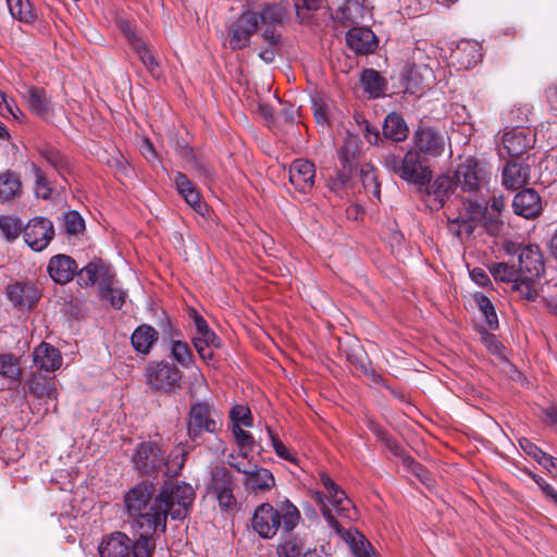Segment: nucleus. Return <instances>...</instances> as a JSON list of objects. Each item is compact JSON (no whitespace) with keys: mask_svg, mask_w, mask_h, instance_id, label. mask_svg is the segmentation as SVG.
<instances>
[{"mask_svg":"<svg viewBox=\"0 0 557 557\" xmlns=\"http://www.w3.org/2000/svg\"><path fill=\"white\" fill-rule=\"evenodd\" d=\"M321 482L327 491V496L320 492L313 494V499L320 506L322 517L327 525L332 528L341 537L349 544L356 557H379L371 544L356 529L344 530L336 520L327 503L335 509L336 513L345 519L355 520L357 518L356 507L348 498L346 493L337 485L326 473L320 474Z\"/></svg>","mask_w":557,"mask_h":557,"instance_id":"1","label":"nucleus"},{"mask_svg":"<svg viewBox=\"0 0 557 557\" xmlns=\"http://www.w3.org/2000/svg\"><path fill=\"white\" fill-rule=\"evenodd\" d=\"M153 486L138 484L129 490L124 497L126 510L133 517L132 529L135 536L153 537L160 530L165 532V516L160 509L158 494L154 498Z\"/></svg>","mask_w":557,"mask_h":557,"instance_id":"2","label":"nucleus"},{"mask_svg":"<svg viewBox=\"0 0 557 557\" xmlns=\"http://www.w3.org/2000/svg\"><path fill=\"white\" fill-rule=\"evenodd\" d=\"M300 520L298 508L288 499L281 500L273 507L269 503L259 505L253 512L252 529L262 539H272L282 525L286 532H292Z\"/></svg>","mask_w":557,"mask_h":557,"instance_id":"3","label":"nucleus"},{"mask_svg":"<svg viewBox=\"0 0 557 557\" xmlns=\"http://www.w3.org/2000/svg\"><path fill=\"white\" fill-rule=\"evenodd\" d=\"M383 164L409 184L424 186L431 181L429 166L424 164L421 153L414 149L408 150L403 159L395 153H387L383 158Z\"/></svg>","mask_w":557,"mask_h":557,"instance_id":"4","label":"nucleus"},{"mask_svg":"<svg viewBox=\"0 0 557 557\" xmlns=\"http://www.w3.org/2000/svg\"><path fill=\"white\" fill-rule=\"evenodd\" d=\"M160 509L164 511L165 520L171 516L182 520L188 515L195 500V491L188 483H165L158 493Z\"/></svg>","mask_w":557,"mask_h":557,"instance_id":"5","label":"nucleus"},{"mask_svg":"<svg viewBox=\"0 0 557 557\" xmlns=\"http://www.w3.org/2000/svg\"><path fill=\"white\" fill-rule=\"evenodd\" d=\"M519 268L523 274V298L534 300L536 298L535 282L544 273V259L537 245H527L519 250Z\"/></svg>","mask_w":557,"mask_h":557,"instance_id":"6","label":"nucleus"},{"mask_svg":"<svg viewBox=\"0 0 557 557\" xmlns=\"http://www.w3.org/2000/svg\"><path fill=\"white\" fill-rule=\"evenodd\" d=\"M490 172L484 161L474 157L465 158L454 174L456 187L465 193H476L487 184Z\"/></svg>","mask_w":557,"mask_h":557,"instance_id":"7","label":"nucleus"},{"mask_svg":"<svg viewBox=\"0 0 557 557\" xmlns=\"http://www.w3.org/2000/svg\"><path fill=\"white\" fill-rule=\"evenodd\" d=\"M289 3L286 0H282L276 3H264L258 11L257 18L258 23L262 28V38L264 41L273 45H278L281 35L276 32L277 27H281L287 17Z\"/></svg>","mask_w":557,"mask_h":557,"instance_id":"8","label":"nucleus"},{"mask_svg":"<svg viewBox=\"0 0 557 557\" xmlns=\"http://www.w3.org/2000/svg\"><path fill=\"white\" fill-rule=\"evenodd\" d=\"M219 426V414L209 403L199 401L190 407L187 420V434L189 438L196 440L206 432L215 433Z\"/></svg>","mask_w":557,"mask_h":557,"instance_id":"9","label":"nucleus"},{"mask_svg":"<svg viewBox=\"0 0 557 557\" xmlns=\"http://www.w3.org/2000/svg\"><path fill=\"white\" fill-rule=\"evenodd\" d=\"M485 211H487L485 203H463V207L457 214L451 213L447 216L449 232L459 238L470 236L483 218Z\"/></svg>","mask_w":557,"mask_h":557,"instance_id":"10","label":"nucleus"},{"mask_svg":"<svg viewBox=\"0 0 557 557\" xmlns=\"http://www.w3.org/2000/svg\"><path fill=\"white\" fill-rule=\"evenodd\" d=\"M181 380V371L169 362H153L146 369V382L154 391L171 392Z\"/></svg>","mask_w":557,"mask_h":557,"instance_id":"11","label":"nucleus"},{"mask_svg":"<svg viewBox=\"0 0 557 557\" xmlns=\"http://www.w3.org/2000/svg\"><path fill=\"white\" fill-rule=\"evenodd\" d=\"M258 29L257 14L251 11L243 12L227 28V41L233 50L247 47L251 36Z\"/></svg>","mask_w":557,"mask_h":557,"instance_id":"12","label":"nucleus"},{"mask_svg":"<svg viewBox=\"0 0 557 557\" xmlns=\"http://www.w3.org/2000/svg\"><path fill=\"white\" fill-rule=\"evenodd\" d=\"M412 143L416 151L430 158L442 156L446 147L445 136L431 126L418 127L413 133Z\"/></svg>","mask_w":557,"mask_h":557,"instance_id":"13","label":"nucleus"},{"mask_svg":"<svg viewBox=\"0 0 557 557\" xmlns=\"http://www.w3.org/2000/svg\"><path fill=\"white\" fill-rule=\"evenodd\" d=\"M53 236V224L46 218H34L24 226V240L34 251L47 248Z\"/></svg>","mask_w":557,"mask_h":557,"instance_id":"14","label":"nucleus"},{"mask_svg":"<svg viewBox=\"0 0 557 557\" xmlns=\"http://www.w3.org/2000/svg\"><path fill=\"white\" fill-rule=\"evenodd\" d=\"M209 491L215 495L221 509L228 510L235 507L236 500L233 495V479L225 468L218 467L212 471Z\"/></svg>","mask_w":557,"mask_h":557,"instance_id":"15","label":"nucleus"},{"mask_svg":"<svg viewBox=\"0 0 557 557\" xmlns=\"http://www.w3.org/2000/svg\"><path fill=\"white\" fill-rule=\"evenodd\" d=\"M9 300L20 310L34 307L40 298L39 289L29 282H16L7 287Z\"/></svg>","mask_w":557,"mask_h":557,"instance_id":"16","label":"nucleus"},{"mask_svg":"<svg viewBox=\"0 0 557 557\" xmlns=\"http://www.w3.org/2000/svg\"><path fill=\"white\" fill-rule=\"evenodd\" d=\"M134 542L123 532H112L104 536L98 550L101 557H128L133 550Z\"/></svg>","mask_w":557,"mask_h":557,"instance_id":"17","label":"nucleus"},{"mask_svg":"<svg viewBox=\"0 0 557 557\" xmlns=\"http://www.w3.org/2000/svg\"><path fill=\"white\" fill-rule=\"evenodd\" d=\"M132 461L137 470L149 473L163 461L161 448L154 443H143L133 455Z\"/></svg>","mask_w":557,"mask_h":557,"instance_id":"18","label":"nucleus"},{"mask_svg":"<svg viewBox=\"0 0 557 557\" xmlns=\"http://www.w3.org/2000/svg\"><path fill=\"white\" fill-rule=\"evenodd\" d=\"M315 168L308 160H295L289 166V182L301 193L311 190L314 184Z\"/></svg>","mask_w":557,"mask_h":557,"instance_id":"19","label":"nucleus"},{"mask_svg":"<svg viewBox=\"0 0 557 557\" xmlns=\"http://www.w3.org/2000/svg\"><path fill=\"white\" fill-rule=\"evenodd\" d=\"M47 270L53 282L66 284L74 277L77 265L70 256L55 255L49 260Z\"/></svg>","mask_w":557,"mask_h":557,"instance_id":"20","label":"nucleus"},{"mask_svg":"<svg viewBox=\"0 0 557 557\" xmlns=\"http://www.w3.org/2000/svg\"><path fill=\"white\" fill-rule=\"evenodd\" d=\"M347 45L356 52L368 54L377 47L374 33L368 27H352L346 34Z\"/></svg>","mask_w":557,"mask_h":557,"instance_id":"21","label":"nucleus"},{"mask_svg":"<svg viewBox=\"0 0 557 557\" xmlns=\"http://www.w3.org/2000/svg\"><path fill=\"white\" fill-rule=\"evenodd\" d=\"M512 207L516 214L530 219L541 211V199L533 189H523L515 196Z\"/></svg>","mask_w":557,"mask_h":557,"instance_id":"22","label":"nucleus"},{"mask_svg":"<svg viewBox=\"0 0 557 557\" xmlns=\"http://www.w3.org/2000/svg\"><path fill=\"white\" fill-rule=\"evenodd\" d=\"M23 194L20 175L8 170L0 172V203H12Z\"/></svg>","mask_w":557,"mask_h":557,"instance_id":"23","label":"nucleus"},{"mask_svg":"<svg viewBox=\"0 0 557 557\" xmlns=\"http://www.w3.org/2000/svg\"><path fill=\"white\" fill-rule=\"evenodd\" d=\"M22 97L29 111L40 117H46L51 110V100L47 97L46 91L38 87H27Z\"/></svg>","mask_w":557,"mask_h":557,"instance_id":"24","label":"nucleus"},{"mask_svg":"<svg viewBox=\"0 0 557 557\" xmlns=\"http://www.w3.org/2000/svg\"><path fill=\"white\" fill-rule=\"evenodd\" d=\"M529 166L518 162H508L502 172V184L507 189H519L529 182Z\"/></svg>","mask_w":557,"mask_h":557,"instance_id":"25","label":"nucleus"},{"mask_svg":"<svg viewBox=\"0 0 557 557\" xmlns=\"http://www.w3.org/2000/svg\"><path fill=\"white\" fill-rule=\"evenodd\" d=\"M243 484L246 490L258 493L270 491L275 485V479L271 471L256 466L244 478Z\"/></svg>","mask_w":557,"mask_h":557,"instance_id":"26","label":"nucleus"},{"mask_svg":"<svg viewBox=\"0 0 557 557\" xmlns=\"http://www.w3.org/2000/svg\"><path fill=\"white\" fill-rule=\"evenodd\" d=\"M371 10L368 0H347L339 9V18L344 23L358 24L371 17Z\"/></svg>","mask_w":557,"mask_h":557,"instance_id":"27","label":"nucleus"},{"mask_svg":"<svg viewBox=\"0 0 557 557\" xmlns=\"http://www.w3.org/2000/svg\"><path fill=\"white\" fill-rule=\"evenodd\" d=\"M174 182L178 194L195 211L203 213V203L196 186L181 172L175 173Z\"/></svg>","mask_w":557,"mask_h":557,"instance_id":"28","label":"nucleus"},{"mask_svg":"<svg viewBox=\"0 0 557 557\" xmlns=\"http://www.w3.org/2000/svg\"><path fill=\"white\" fill-rule=\"evenodd\" d=\"M490 272L496 281L511 283L512 290L517 292L523 298V290L519 286L523 283V274L520 268L515 269V267L505 262H498L491 265Z\"/></svg>","mask_w":557,"mask_h":557,"instance_id":"29","label":"nucleus"},{"mask_svg":"<svg viewBox=\"0 0 557 557\" xmlns=\"http://www.w3.org/2000/svg\"><path fill=\"white\" fill-rule=\"evenodd\" d=\"M34 362L41 370L55 371L61 367L62 357L59 350L53 346L47 343H41L34 350Z\"/></svg>","mask_w":557,"mask_h":557,"instance_id":"30","label":"nucleus"},{"mask_svg":"<svg viewBox=\"0 0 557 557\" xmlns=\"http://www.w3.org/2000/svg\"><path fill=\"white\" fill-rule=\"evenodd\" d=\"M482 47L478 41L465 40L461 41L457 50L454 52V58L462 69H470L474 66L482 58Z\"/></svg>","mask_w":557,"mask_h":557,"instance_id":"31","label":"nucleus"},{"mask_svg":"<svg viewBox=\"0 0 557 557\" xmlns=\"http://www.w3.org/2000/svg\"><path fill=\"white\" fill-rule=\"evenodd\" d=\"M456 186V181L448 175L438 176L428 188L429 201L433 199L432 208H441L444 206L449 193Z\"/></svg>","mask_w":557,"mask_h":557,"instance_id":"32","label":"nucleus"},{"mask_svg":"<svg viewBox=\"0 0 557 557\" xmlns=\"http://www.w3.org/2000/svg\"><path fill=\"white\" fill-rule=\"evenodd\" d=\"M531 145L530 139L523 129L513 128L506 132L503 136V146L511 157L523 153Z\"/></svg>","mask_w":557,"mask_h":557,"instance_id":"33","label":"nucleus"},{"mask_svg":"<svg viewBox=\"0 0 557 557\" xmlns=\"http://www.w3.org/2000/svg\"><path fill=\"white\" fill-rule=\"evenodd\" d=\"M157 339L158 332L147 324L139 325L131 337L134 349L140 354H148Z\"/></svg>","mask_w":557,"mask_h":557,"instance_id":"34","label":"nucleus"},{"mask_svg":"<svg viewBox=\"0 0 557 557\" xmlns=\"http://www.w3.org/2000/svg\"><path fill=\"white\" fill-rule=\"evenodd\" d=\"M408 126L405 120L397 113H389L384 121L383 134L393 141H403L408 136Z\"/></svg>","mask_w":557,"mask_h":557,"instance_id":"35","label":"nucleus"},{"mask_svg":"<svg viewBox=\"0 0 557 557\" xmlns=\"http://www.w3.org/2000/svg\"><path fill=\"white\" fill-rule=\"evenodd\" d=\"M360 82L364 92H367L370 98L382 96L386 89V81L379 72L372 69H366L361 72Z\"/></svg>","mask_w":557,"mask_h":557,"instance_id":"36","label":"nucleus"},{"mask_svg":"<svg viewBox=\"0 0 557 557\" xmlns=\"http://www.w3.org/2000/svg\"><path fill=\"white\" fill-rule=\"evenodd\" d=\"M29 392L38 398L55 399L58 395L53 382L38 375L29 381Z\"/></svg>","mask_w":557,"mask_h":557,"instance_id":"37","label":"nucleus"},{"mask_svg":"<svg viewBox=\"0 0 557 557\" xmlns=\"http://www.w3.org/2000/svg\"><path fill=\"white\" fill-rule=\"evenodd\" d=\"M23 228L22 221L11 214H2L0 215V233L8 242L15 240Z\"/></svg>","mask_w":557,"mask_h":557,"instance_id":"38","label":"nucleus"},{"mask_svg":"<svg viewBox=\"0 0 557 557\" xmlns=\"http://www.w3.org/2000/svg\"><path fill=\"white\" fill-rule=\"evenodd\" d=\"M473 298L478 308L484 315L487 326L492 330L497 329L498 318L491 300L482 293H475L473 295Z\"/></svg>","mask_w":557,"mask_h":557,"instance_id":"39","label":"nucleus"},{"mask_svg":"<svg viewBox=\"0 0 557 557\" xmlns=\"http://www.w3.org/2000/svg\"><path fill=\"white\" fill-rule=\"evenodd\" d=\"M244 428L245 426H239L237 424L232 425V433L235 437L237 448L240 451V456L248 457L251 456L255 448V440L248 431L244 430Z\"/></svg>","mask_w":557,"mask_h":557,"instance_id":"40","label":"nucleus"},{"mask_svg":"<svg viewBox=\"0 0 557 557\" xmlns=\"http://www.w3.org/2000/svg\"><path fill=\"white\" fill-rule=\"evenodd\" d=\"M18 360L11 354L0 355V375L11 381H18L21 376Z\"/></svg>","mask_w":557,"mask_h":557,"instance_id":"41","label":"nucleus"},{"mask_svg":"<svg viewBox=\"0 0 557 557\" xmlns=\"http://www.w3.org/2000/svg\"><path fill=\"white\" fill-rule=\"evenodd\" d=\"M305 543L297 536L288 537L282 541L276 547L278 557H299L304 550Z\"/></svg>","mask_w":557,"mask_h":557,"instance_id":"42","label":"nucleus"},{"mask_svg":"<svg viewBox=\"0 0 557 557\" xmlns=\"http://www.w3.org/2000/svg\"><path fill=\"white\" fill-rule=\"evenodd\" d=\"M11 15L25 23L34 20L32 5L28 0H7Z\"/></svg>","mask_w":557,"mask_h":557,"instance_id":"43","label":"nucleus"},{"mask_svg":"<svg viewBox=\"0 0 557 557\" xmlns=\"http://www.w3.org/2000/svg\"><path fill=\"white\" fill-rule=\"evenodd\" d=\"M134 49L143 64L147 67V70L152 74H158L159 64L154 59V55L146 46V44L141 39H136L134 41Z\"/></svg>","mask_w":557,"mask_h":557,"instance_id":"44","label":"nucleus"},{"mask_svg":"<svg viewBox=\"0 0 557 557\" xmlns=\"http://www.w3.org/2000/svg\"><path fill=\"white\" fill-rule=\"evenodd\" d=\"M186 450L183 446H176L168 456L164 465L166 473L177 475L185 463Z\"/></svg>","mask_w":557,"mask_h":557,"instance_id":"45","label":"nucleus"},{"mask_svg":"<svg viewBox=\"0 0 557 557\" xmlns=\"http://www.w3.org/2000/svg\"><path fill=\"white\" fill-rule=\"evenodd\" d=\"M171 355L173 359L184 368L193 363V355L188 345L182 341L171 343Z\"/></svg>","mask_w":557,"mask_h":557,"instance_id":"46","label":"nucleus"},{"mask_svg":"<svg viewBox=\"0 0 557 557\" xmlns=\"http://www.w3.org/2000/svg\"><path fill=\"white\" fill-rule=\"evenodd\" d=\"M97 282L99 287V295L101 292L108 290L111 286L115 285V275L112 273L110 267L103 263L101 260H97Z\"/></svg>","mask_w":557,"mask_h":557,"instance_id":"47","label":"nucleus"},{"mask_svg":"<svg viewBox=\"0 0 557 557\" xmlns=\"http://www.w3.org/2000/svg\"><path fill=\"white\" fill-rule=\"evenodd\" d=\"M228 465L235 469L237 472H240L243 474L249 473L252 469L256 468L257 465L252 462V459L250 456L244 457L240 456V451L238 450L236 454H230L227 458Z\"/></svg>","mask_w":557,"mask_h":557,"instance_id":"48","label":"nucleus"},{"mask_svg":"<svg viewBox=\"0 0 557 557\" xmlns=\"http://www.w3.org/2000/svg\"><path fill=\"white\" fill-rule=\"evenodd\" d=\"M230 417L232 420V425L237 424L239 426H245V428H249L252 425L251 412H250L249 408L246 406L237 405V406L233 407L230 412Z\"/></svg>","mask_w":557,"mask_h":557,"instance_id":"49","label":"nucleus"},{"mask_svg":"<svg viewBox=\"0 0 557 557\" xmlns=\"http://www.w3.org/2000/svg\"><path fill=\"white\" fill-rule=\"evenodd\" d=\"M156 547L153 537L136 536L134 541L132 556L133 557H151Z\"/></svg>","mask_w":557,"mask_h":557,"instance_id":"50","label":"nucleus"},{"mask_svg":"<svg viewBox=\"0 0 557 557\" xmlns=\"http://www.w3.org/2000/svg\"><path fill=\"white\" fill-rule=\"evenodd\" d=\"M194 323L196 327V334L194 338H199L201 341L207 342H216L218 337L215 334L209 329L207 322L198 313H194Z\"/></svg>","mask_w":557,"mask_h":557,"instance_id":"51","label":"nucleus"},{"mask_svg":"<svg viewBox=\"0 0 557 557\" xmlns=\"http://www.w3.org/2000/svg\"><path fill=\"white\" fill-rule=\"evenodd\" d=\"M97 260L89 262L77 273L78 284L81 286H91L97 282Z\"/></svg>","mask_w":557,"mask_h":557,"instance_id":"52","label":"nucleus"},{"mask_svg":"<svg viewBox=\"0 0 557 557\" xmlns=\"http://www.w3.org/2000/svg\"><path fill=\"white\" fill-rule=\"evenodd\" d=\"M100 297L109 301L114 309H120L125 301L126 293L113 285L108 290L101 292Z\"/></svg>","mask_w":557,"mask_h":557,"instance_id":"53","label":"nucleus"},{"mask_svg":"<svg viewBox=\"0 0 557 557\" xmlns=\"http://www.w3.org/2000/svg\"><path fill=\"white\" fill-rule=\"evenodd\" d=\"M33 170L35 173V194L38 198L48 199L51 195V188L49 187V183L47 178L44 176L42 172L38 166L33 165Z\"/></svg>","mask_w":557,"mask_h":557,"instance_id":"54","label":"nucleus"},{"mask_svg":"<svg viewBox=\"0 0 557 557\" xmlns=\"http://www.w3.org/2000/svg\"><path fill=\"white\" fill-rule=\"evenodd\" d=\"M0 114L14 120H20L23 116L16 103L12 99H9L5 94L2 95L0 100Z\"/></svg>","mask_w":557,"mask_h":557,"instance_id":"55","label":"nucleus"},{"mask_svg":"<svg viewBox=\"0 0 557 557\" xmlns=\"http://www.w3.org/2000/svg\"><path fill=\"white\" fill-rule=\"evenodd\" d=\"M268 433L271 440V445L275 451V454L290 462H296V457L288 448L282 443V441L268 428Z\"/></svg>","mask_w":557,"mask_h":557,"instance_id":"56","label":"nucleus"},{"mask_svg":"<svg viewBox=\"0 0 557 557\" xmlns=\"http://www.w3.org/2000/svg\"><path fill=\"white\" fill-rule=\"evenodd\" d=\"M194 346L201 359L209 362L213 357L212 347H219V341L205 342L199 338H193Z\"/></svg>","mask_w":557,"mask_h":557,"instance_id":"57","label":"nucleus"},{"mask_svg":"<svg viewBox=\"0 0 557 557\" xmlns=\"http://www.w3.org/2000/svg\"><path fill=\"white\" fill-rule=\"evenodd\" d=\"M64 223L67 233L77 234L84 228V220L75 212L71 211L64 215Z\"/></svg>","mask_w":557,"mask_h":557,"instance_id":"58","label":"nucleus"},{"mask_svg":"<svg viewBox=\"0 0 557 557\" xmlns=\"http://www.w3.org/2000/svg\"><path fill=\"white\" fill-rule=\"evenodd\" d=\"M519 445L521 449L530 457L535 459L539 463L542 462L543 457L546 453H544L541 448H539L535 444H533L530 440L523 437L519 440Z\"/></svg>","mask_w":557,"mask_h":557,"instance_id":"59","label":"nucleus"},{"mask_svg":"<svg viewBox=\"0 0 557 557\" xmlns=\"http://www.w3.org/2000/svg\"><path fill=\"white\" fill-rule=\"evenodd\" d=\"M529 475L535 481L542 492L553 500L554 495H557V492L553 488V486L548 484L544 479L535 475L532 472H529Z\"/></svg>","mask_w":557,"mask_h":557,"instance_id":"60","label":"nucleus"},{"mask_svg":"<svg viewBox=\"0 0 557 557\" xmlns=\"http://www.w3.org/2000/svg\"><path fill=\"white\" fill-rule=\"evenodd\" d=\"M356 147V140L350 138L345 143V146L341 150V159L343 163H349L355 158V152L351 151Z\"/></svg>","mask_w":557,"mask_h":557,"instance_id":"61","label":"nucleus"},{"mask_svg":"<svg viewBox=\"0 0 557 557\" xmlns=\"http://www.w3.org/2000/svg\"><path fill=\"white\" fill-rule=\"evenodd\" d=\"M119 28L123 32V34L128 38L129 42L134 46V41L136 39H140L139 37H137L136 33H135V29L132 25L131 22L126 21V20H120L119 23Z\"/></svg>","mask_w":557,"mask_h":557,"instance_id":"62","label":"nucleus"},{"mask_svg":"<svg viewBox=\"0 0 557 557\" xmlns=\"http://www.w3.org/2000/svg\"><path fill=\"white\" fill-rule=\"evenodd\" d=\"M141 154L148 160V161H154L157 160V153L153 148L152 143L148 138H143L141 146H140Z\"/></svg>","mask_w":557,"mask_h":557,"instance_id":"63","label":"nucleus"},{"mask_svg":"<svg viewBox=\"0 0 557 557\" xmlns=\"http://www.w3.org/2000/svg\"><path fill=\"white\" fill-rule=\"evenodd\" d=\"M540 465L543 466L553 476L557 478V458L545 454Z\"/></svg>","mask_w":557,"mask_h":557,"instance_id":"64","label":"nucleus"}]
</instances>
